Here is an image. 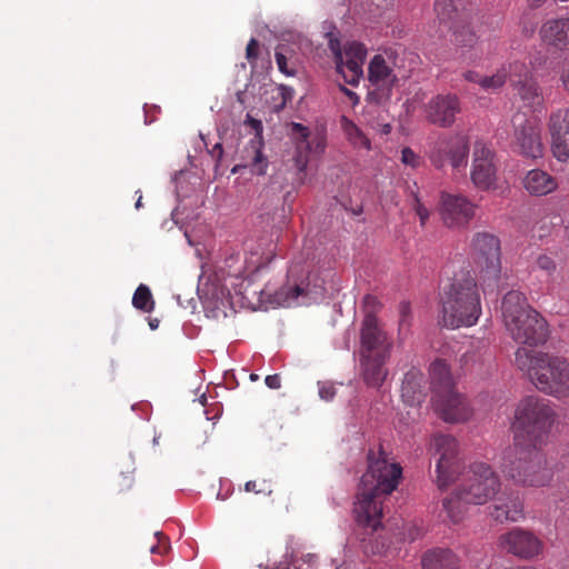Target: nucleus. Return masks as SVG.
Returning a JSON list of instances; mask_svg holds the SVG:
<instances>
[{
    "label": "nucleus",
    "instance_id": "nucleus-1",
    "mask_svg": "<svg viewBox=\"0 0 569 569\" xmlns=\"http://www.w3.org/2000/svg\"><path fill=\"white\" fill-rule=\"evenodd\" d=\"M476 278L469 272L455 274L445 291L439 323L449 329L475 326L481 316Z\"/></svg>",
    "mask_w": 569,
    "mask_h": 569
},
{
    "label": "nucleus",
    "instance_id": "nucleus-2",
    "mask_svg": "<svg viewBox=\"0 0 569 569\" xmlns=\"http://www.w3.org/2000/svg\"><path fill=\"white\" fill-rule=\"evenodd\" d=\"M516 365L542 392L559 398L569 395V362L563 357L522 347L516 351Z\"/></svg>",
    "mask_w": 569,
    "mask_h": 569
},
{
    "label": "nucleus",
    "instance_id": "nucleus-3",
    "mask_svg": "<svg viewBox=\"0 0 569 569\" xmlns=\"http://www.w3.org/2000/svg\"><path fill=\"white\" fill-rule=\"evenodd\" d=\"M501 311L505 327L515 341L536 346L547 340L546 320L529 306L522 292H507L502 299Z\"/></svg>",
    "mask_w": 569,
    "mask_h": 569
},
{
    "label": "nucleus",
    "instance_id": "nucleus-4",
    "mask_svg": "<svg viewBox=\"0 0 569 569\" xmlns=\"http://www.w3.org/2000/svg\"><path fill=\"white\" fill-rule=\"evenodd\" d=\"M429 371L435 411L446 422L468 421L472 417V409L466 398L456 391L448 365L443 360H436Z\"/></svg>",
    "mask_w": 569,
    "mask_h": 569
},
{
    "label": "nucleus",
    "instance_id": "nucleus-5",
    "mask_svg": "<svg viewBox=\"0 0 569 569\" xmlns=\"http://www.w3.org/2000/svg\"><path fill=\"white\" fill-rule=\"evenodd\" d=\"M499 465L502 473L516 485L543 487L552 479L546 458L536 447L525 449V446L515 445L503 452Z\"/></svg>",
    "mask_w": 569,
    "mask_h": 569
},
{
    "label": "nucleus",
    "instance_id": "nucleus-6",
    "mask_svg": "<svg viewBox=\"0 0 569 569\" xmlns=\"http://www.w3.org/2000/svg\"><path fill=\"white\" fill-rule=\"evenodd\" d=\"M553 423V411L543 399L528 397L516 408L511 425L517 446L536 447Z\"/></svg>",
    "mask_w": 569,
    "mask_h": 569
},
{
    "label": "nucleus",
    "instance_id": "nucleus-7",
    "mask_svg": "<svg viewBox=\"0 0 569 569\" xmlns=\"http://www.w3.org/2000/svg\"><path fill=\"white\" fill-rule=\"evenodd\" d=\"M469 257L473 272L485 284L498 282L501 276L500 239L490 232H476L469 243Z\"/></svg>",
    "mask_w": 569,
    "mask_h": 569
},
{
    "label": "nucleus",
    "instance_id": "nucleus-8",
    "mask_svg": "<svg viewBox=\"0 0 569 569\" xmlns=\"http://www.w3.org/2000/svg\"><path fill=\"white\" fill-rule=\"evenodd\" d=\"M328 46L333 54L337 72L347 83L358 84L363 77V63L368 54L366 46L358 41H348L341 49L338 37L332 32L328 33Z\"/></svg>",
    "mask_w": 569,
    "mask_h": 569
},
{
    "label": "nucleus",
    "instance_id": "nucleus-9",
    "mask_svg": "<svg viewBox=\"0 0 569 569\" xmlns=\"http://www.w3.org/2000/svg\"><path fill=\"white\" fill-rule=\"evenodd\" d=\"M501 488L499 477L485 462L470 466L465 482L459 486L463 499L470 505H485L490 501Z\"/></svg>",
    "mask_w": 569,
    "mask_h": 569
},
{
    "label": "nucleus",
    "instance_id": "nucleus-10",
    "mask_svg": "<svg viewBox=\"0 0 569 569\" xmlns=\"http://www.w3.org/2000/svg\"><path fill=\"white\" fill-rule=\"evenodd\" d=\"M512 148L515 152L526 159H541L545 154V143L540 120L517 114L512 118Z\"/></svg>",
    "mask_w": 569,
    "mask_h": 569
},
{
    "label": "nucleus",
    "instance_id": "nucleus-11",
    "mask_svg": "<svg viewBox=\"0 0 569 569\" xmlns=\"http://www.w3.org/2000/svg\"><path fill=\"white\" fill-rule=\"evenodd\" d=\"M431 446L439 456L436 463V483L439 489L448 488L461 473V463L458 458V442L452 436L437 435Z\"/></svg>",
    "mask_w": 569,
    "mask_h": 569
},
{
    "label": "nucleus",
    "instance_id": "nucleus-12",
    "mask_svg": "<svg viewBox=\"0 0 569 569\" xmlns=\"http://www.w3.org/2000/svg\"><path fill=\"white\" fill-rule=\"evenodd\" d=\"M469 140L462 134L439 138L429 152V160L436 169L450 164L452 169H465L468 163Z\"/></svg>",
    "mask_w": 569,
    "mask_h": 569
},
{
    "label": "nucleus",
    "instance_id": "nucleus-13",
    "mask_svg": "<svg viewBox=\"0 0 569 569\" xmlns=\"http://www.w3.org/2000/svg\"><path fill=\"white\" fill-rule=\"evenodd\" d=\"M401 475L402 469L398 463L389 462L386 458L370 459L359 486L379 496H387L397 488Z\"/></svg>",
    "mask_w": 569,
    "mask_h": 569
},
{
    "label": "nucleus",
    "instance_id": "nucleus-14",
    "mask_svg": "<svg viewBox=\"0 0 569 569\" xmlns=\"http://www.w3.org/2000/svg\"><path fill=\"white\" fill-rule=\"evenodd\" d=\"M368 80L370 82L368 100L377 104L388 101L398 80L392 59L382 54L373 56L368 67Z\"/></svg>",
    "mask_w": 569,
    "mask_h": 569
},
{
    "label": "nucleus",
    "instance_id": "nucleus-15",
    "mask_svg": "<svg viewBox=\"0 0 569 569\" xmlns=\"http://www.w3.org/2000/svg\"><path fill=\"white\" fill-rule=\"evenodd\" d=\"M477 206L462 194L440 193L439 214L450 229H461L476 216Z\"/></svg>",
    "mask_w": 569,
    "mask_h": 569
},
{
    "label": "nucleus",
    "instance_id": "nucleus-16",
    "mask_svg": "<svg viewBox=\"0 0 569 569\" xmlns=\"http://www.w3.org/2000/svg\"><path fill=\"white\" fill-rule=\"evenodd\" d=\"M498 547L501 551L525 560L533 559L543 551L541 539L533 532L522 528H513L500 535Z\"/></svg>",
    "mask_w": 569,
    "mask_h": 569
},
{
    "label": "nucleus",
    "instance_id": "nucleus-17",
    "mask_svg": "<svg viewBox=\"0 0 569 569\" xmlns=\"http://www.w3.org/2000/svg\"><path fill=\"white\" fill-rule=\"evenodd\" d=\"M510 70L517 80H512V88L523 106L532 111H540L545 107L542 89L527 66L520 61L510 63Z\"/></svg>",
    "mask_w": 569,
    "mask_h": 569
},
{
    "label": "nucleus",
    "instance_id": "nucleus-18",
    "mask_svg": "<svg viewBox=\"0 0 569 569\" xmlns=\"http://www.w3.org/2000/svg\"><path fill=\"white\" fill-rule=\"evenodd\" d=\"M470 179L479 190L496 188L497 168L493 162V152L482 141H477L473 146Z\"/></svg>",
    "mask_w": 569,
    "mask_h": 569
},
{
    "label": "nucleus",
    "instance_id": "nucleus-19",
    "mask_svg": "<svg viewBox=\"0 0 569 569\" xmlns=\"http://www.w3.org/2000/svg\"><path fill=\"white\" fill-rule=\"evenodd\" d=\"M361 346L362 356L370 355L372 357L378 355L379 363H385L390 356L392 341L382 330L378 319L372 315H367L362 321Z\"/></svg>",
    "mask_w": 569,
    "mask_h": 569
},
{
    "label": "nucleus",
    "instance_id": "nucleus-20",
    "mask_svg": "<svg viewBox=\"0 0 569 569\" xmlns=\"http://www.w3.org/2000/svg\"><path fill=\"white\" fill-rule=\"evenodd\" d=\"M547 129L553 157L566 162L569 159V108L552 110L547 120Z\"/></svg>",
    "mask_w": 569,
    "mask_h": 569
},
{
    "label": "nucleus",
    "instance_id": "nucleus-21",
    "mask_svg": "<svg viewBox=\"0 0 569 569\" xmlns=\"http://www.w3.org/2000/svg\"><path fill=\"white\" fill-rule=\"evenodd\" d=\"M423 111L428 122L440 128H450L461 112V104L453 93L437 94L426 103Z\"/></svg>",
    "mask_w": 569,
    "mask_h": 569
},
{
    "label": "nucleus",
    "instance_id": "nucleus-22",
    "mask_svg": "<svg viewBox=\"0 0 569 569\" xmlns=\"http://www.w3.org/2000/svg\"><path fill=\"white\" fill-rule=\"evenodd\" d=\"M379 497V495L359 486L353 505L357 523L371 531H376L381 526L382 507L378 500Z\"/></svg>",
    "mask_w": 569,
    "mask_h": 569
},
{
    "label": "nucleus",
    "instance_id": "nucleus-23",
    "mask_svg": "<svg viewBox=\"0 0 569 569\" xmlns=\"http://www.w3.org/2000/svg\"><path fill=\"white\" fill-rule=\"evenodd\" d=\"M541 43L553 51H569V17L546 20L539 29Z\"/></svg>",
    "mask_w": 569,
    "mask_h": 569
},
{
    "label": "nucleus",
    "instance_id": "nucleus-24",
    "mask_svg": "<svg viewBox=\"0 0 569 569\" xmlns=\"http://www.w3.org/2000/svg\"><path fill=\"white\" fill-rule=\"evenodd\" d=\"M313 293L315 291L310 288V284L303 281L300 283H287L274 292L272 302L278 307L284 308L309 305Z\"/></svg>",
    "mask_w": 569,
    "mask_h": 569
},
{
    "label": "nucleus",
    "instance_id": "nucleus-25",
    "mask_svg": "<svg viewBox=\"0 0 569 569\" xmlns=\"http://www.w3.org/2000/svg\"><path fill=\"white\" fill-rule=\"evenodd\" d=\"M523 188L531 196H546L558 188L557 180L547 171L541 169L529 170L522 179Z\"/></svg>",
    "mask_w": 569,
    "mask_h": 569
},
{
    "label": "nucleus",
    "instance_id": "nucleus-26",
    "mask_svg": "<svg viewBox=\"0 0 569 569\" xmlns=\"http://www.w3.org/2000/svg\"><path fill=\"white\" fill-rule=\"evenodd\" d=\"M401 397L409 406L419 405L426 397V386L423 375L418 369H410L403 378L401 386Z\"/></svg>",
    "mask_w": 569,
    "mask_h": 569
},
{
    "label": "nucleus",
    "instance_id": "nucleus-27",
    "mask_svg": "<svg viewBox=\"0 0 569 569\" xmlns=\"http://www.w3.org/2000/svg\"><path fill=\"white\" fill-rule=\"evenodd\" d=\"M491 517L500 522H517L525 517L523 503L518 497H510L498 500L490 511Z\"/></svg>",
    "mask_w": 569,
    "mask_h": 569
},
{
    "label": "nucleus",
    "instance_id": "nucleus-28",
    "mask_svg": "<svg viewBox=\"0 0 569 569\" xmlns=\"http://www.w3.org/2000/svg\"><path fill=\"white\" fill-rule=\"evenodd\" d=\"M421 565L422 569H458V559L449 550L435 549L423 555Z\"/></svg>",
    "mask_w": 569,
    "mask_h": 569
},
{
    "label": "nucleus",
    "instance_id": "nucleus-29",
    "mask_svg": "<svg viewBox=\"0 0 569 569\" xmlns=\"http://www.w3.org/2000/svg\"><path fill=\"white\" fill-rule=\"evenodd\" d=\"M468 505L470 502L465 501L463 493L459 488L442 500V509L452 523H458L465 518Z\"/></svg>",
    "mask_w": 569,
    "mask_h": 569
},
{
    "label": "nucleus",
    "instance_id": "nucleus-30",
    "mask_svg": "<svg viewBox=\"0 0 569 569\" xmlns=\"http://www.w3.org/2000/svg\"><path fill=\"white\" fill-rule=\"evenodd\" d=\"M291 128L293 133L299 136L296 142L297 154L295 157V163L299 171H305L308 166V152L311 151V146L308 141L310 132L306 126L298 122H293Z\"/></svg>",
    "mask_w": 569,
    "mask_h": 569
},
{
    "label": "nucleus",
    "instance_id": "nucleus-31",
    "mask_svg": "<svg viewBox=\"0 0 569 569\" xmlns=\"http://www.w3.org/2000/svg\"><path fill=\"white\" fill-rule=\"evenodd\" d=\"M341 128L348 142L353 148L363 149L366 151H370L372 149L370 139L353 121L342 117Z\"/></svg>",
    "mask_w": 569,
    "mask_h": 569
},
{
    "label": "nucleus",
    "instance_id": "nucleus-32",
    "mask_svg": "<svg viewBox=\"0 0 569 569\" xmlns=\"http://www.w3.org/2000/svg\"><path fill=\"white\" fill-rule=\"evenodd\" d=\"M361 366L363 367V375L366 381L375 387H378L382 383L386 378V371L382 370V365L379 363L378 355L361 356Z\"/></svg>",
    "mask_w": 569,
    "mask_h": 569
},
{
    "label": "nucleus",
    "instance_id": "nucleus-33",
    "mask_svg": "<svg viewBox=\"0 0 569 569\" xmlns=\"http://www.w3.org/2000/svg\"><path fill=\"white\" fill-rule=\"evenodd\" d=\"M262 141L251 140L246 148L248 157L250 158L249 167L253 174L263 176L267 172L268 159L262 152Z\"/></svg>",
    "mask_w": 569,
    "mask_h": 569
},
{
    "label": "nucleus",
    "instance_id": "nucleus-34",
    "mask_svg": "<svg viewBox=\"0 0 569 569\" xmlns=\"http://www.w3.org/2000/svg\"><path fill=\"white\" fill-rule=\"evenodd\" d=\"M513 76V71L509 66H503L498 69L492 76L482 77L479 79V86L483 90H497L501 88L509 77Z\"/></svg>",
    "mask_w": 569,
    "mask_h": 569
},
{
    "label": "nucleus",
    "instance_id": "nucleus-35",
    "mask_svg": "<svg viewBox=\"0 0 569 569\" xmlns=\"http://www.w3.org/2000/svg\"><path fill=\"white\" fill-rule=\"evenodd\" d=\"M477 36L469 26L457 27L452 31L451 41L460 49L472 48L477 43Z\"/></svg>",
    "mask_w": 569,
    "mask_h": 569
},
{
    "label": "nucleus",
    "instance_id": "nucleus-36",
    "mask_svg": "<svg viewBox=\"0 0 569 569\" xmlns=\"http://www.w3.org/2000/svg\"><path fill=\"white\" fill-rule=\"evenodd\" d=\"M132 305L134 308L144 312H150L153 310L154 301L152 299L150 289L146 284H140L136 289L132 297Z\"/></svg>",
    "mask_w": 569,
    "mask_h": 569
},
{
    "label": "nucleus",
    "instance_id": "nucleus-37",
    "mask_svg": "<svg viewBox=\"0 0 569 569\" xmlns=\"http://www.w3.org/2000/svg\"><path fill=\"white\" fill-rule=\"evenodd\" d=\"M289 50L286 46L280 44L278 46L276 50V62L278 66V69L280 72L288 77H293L297 73V70L293 67H289L288 59H289Z\"/></svg>",
    "mask_w": 569,
    "mask_h": 569
},
{
    "label": "nucleus",
    "instance_id": "nucleus-38",
    "mask_svg": "<svg viewBox=\"0 0 569 569\" xmlns=\"http://www.w3.org/2000/svg\"><path fill=\"white\" fill-rule=\"evenodd\" d=\"M435 10L440 21L447 22L455 12L452 0H436Z\"/></svg>",
    "mask_w": 569,
    "mask_h": 569
},
{
    "label": "nucleus",
    "instance_id": "nucleus-39",
    "mask_svg": "<svg viewBox=\"0 0 569 569\" xmlns=\"http://www.w3.org/2000/svg\"><path fill=\"white\" fill-rule=\"evenodd\" d=\"M411 206H412L415 212L417 213V216L419 217L420 224L423 227L429 219L430 212L422 204L418 191H413V190L411 191Z\"/></svg>",
    "mask_w": 569,
    "mask_h": 569
},
{
    "label": "nucleus",
    "instance_id": "nucleus-40",
    "mask_svg": "<svg viewBox=\"0 0 569 569\" xmlns=\"http://www.w3.org/2000/svg\"><path fill=\"white\" fill-rule=\"evenodd\" d=\"M537 268L551 277L557 271V264L555 260L548 254H540L536 261Z\"/></svg>",
    "mask_w": 569,
    "mask_h": 569
},
{
    "label": "nucleus",
    "instance_id": "nucleus-41",
    "mask_svg": "<svg viewBox=\"0 0 569 569\" xmlns=\"http://www.w3.org/2000/svg\"><path fill=\"white\" fill-rule=\"evenodd\" d=\"M401 162L416 169L420 166L421 159L411 148L407 147L401 150Z\"/></svg>",
    "mask_w": 569,
    "mask_h": 569
},
{
    "label": "nucleus",
    "instance_id": "nucleus-42",
    "mask_svg": "<svg viewBox=\"0 0 569 569\" xmlns=\"http://www.w3.org/2000/svg\"><path fill=\"white\" fill-rule=\"evenodd\" d=\"M258 49V41L254 38H251L246 48V58L252 67H254L257 63Z\"/></svg>",
    "mask_w": 569,
    "mask_h": 569
},
{
    "label": "nucleus",
    "instance_id": "nucleus-43",
    "mask_svg": "<svg viewBox=\"0 0 569 569\" xmlns=\"http://www.w3.org/2000/svg\"><path fill=\"white\" fill-rule=\"evenodd\" d=\"M319 396L326 401H330L336 396V388L332 383L319 382Z\"/></svg>",
    "mask_w": 569,
    "mask_h": 569
},
{
    "label": "nucleus",
    "instance_id": "nucleus-44",
    "mask_svg": "<svg viewBox=\"0 0 569 569\" xmlns=\"http://www.w3.org/2000/svg\"><path fill=\"white\" fill-rule=\"evenodd\" d=\"M560 82L563 89L569 93V60L563 63L560 71Z\"/></svg>",
    "mask_w": 569,
    "mask_h": 569
},
{
    "label": "nucleus",
    "instance_id": "nucleus-45",
    "mask_svg": "<svg viewBox=\"0 0 569 569\" xmlns=\"http://www.w3.org/2000/svg\"><path fill=\"white\" fill-rule=\"evenodd\" d=\"M264 382L270 389H279L281 386V380L278 375L267 376Z\"/></svg>",
    "mask_w": 569,
    "mask_h": 569
},
{
    "label": "nucleus",
    "instance_id": "nucleus-46",
    "mask_svg": "<svg viewBox=\"0 0 569 569\" xmlns=\"http://www.w3.org/2000/svg\"><path fill=\"white\" fill-rule=\"evenodd\" d=\"M341 90L350 99V101L352 102L353 106H357L359 103L360 98H359V96L356 92H353V91H351V90H349V89H347L345 87H341Z\"/></svg>",
    "mask_w": 569,
    "mask_h": 569
},
{
    "label": "nucleus",
    "instance_id": "nucleus-47",
    "mask_svg": "<svg viewBox=\"0 0 569 569\" xmlns=\"http://www.w3.org/2000/svg\"><path fill=\"white\" fill-rule=\"evenodd\" d=\"M482 77H480L477 72L475 71H467L465 73V79L467 81H470V82H476L479 84V79H481Z\"/></svg>",
    "mask_w": 569,
    "mask_h": 569
},
{
    "label": "nucleus",
    "instance_id": "nucleus-48",
    "mask_svg": "<svg viewBox=\"0 0 569 569\" xmlns=\"http://www.w3.org/2000/svg\"><path fill=\"white\" fill-rule=\"evenodd\" d=\"M244 490L246 491H254L257 493L261 492L262 490L261 489H258L257 488V482L253 481V480H250V481H247L246 485H244Z\"/></svg>",
    "mask_w": 569,
    "mask_h": 569
},
{
    "label": "nucleus",
    "instance_id": "nucleus-49",
    "mask_svg": "<svg viewBox=\"0 0 569 569\" xmlns=\"http://www.w3.org/2000/svg\"><path fill=\"white\" fill-rule=\"evenodd\" d=\"M248 122H250V124L256 129V130H259L262 128L261 126V121L259 120H256V119H248Z\"/></svg>",
    "mask_w": 569,
    "mask_h": 569
},
{
    "label": "nucleus",
    "instance_id": "nucleus-50",
    "mask_svg": "<svg viewBox=\"0 0 569 569\" xmlns=\"http://www.w3.org/2000/svg\"><path fill=\"white\" fill-rule=\"evenodd\" d=\"M391 131V126L389 123H386L381 127L380 132L382 134H388Z\"/></svg>",
    "mask_w": 569,
    "mask_h": 569
},
{
    "label": "nucleus",
    "instance_id": "nucleus-51",
    "mask_svg": "<svg viewBox=\"0 0 569 569\" xmlns=\"http://www.w3.org/2000/svg\"><path fill=\"white\" fill-rule=\"evenodd\" d=\"M150 552H151V553L160 552V547H159V546H152V547L150 548Z\"/></svg>",
    "mask_w": 569,
    "mask_h": 569
},
{
    "label": "nucleus",
    "instance_id": "nucleus-52",
    "mask_svg": "<svg viewBox=\"0 0 569 569\" xmlns=\"http://www.w3.org/2000/svg\"><path fill=\"white\" fill-rule=\"evenodd\" d=\"M141 200H142V197L139 196L137 202H136V208L139 209L141 207Z\"/></svg>",
    "mask_w": 569,
    "mask_h": 569
},
{
    "label": "nucleus",
    "instance_id": "nucleus-53",
    "mask_svg": "<svg viewBox=\"0 0 569 569\" xmlns=\"http://www.w3.org/2000/svg\"><path fill=\"white\" fill-rule=\"evenodd\" d=\"M240 168H241V166H239V164H238V166H234V167L232 168V170H231V171H232V173H237V172L240 170Z\"/></svg>",
    "mask_w": 569,
    "mask_h": 569
},
{
    "label": "nucleus",
    "instance_id": "nucleus-54",
    "mask_svg": "<svg viewBox=\"0 0 569 569\" xmlns=\"http://www.w3.org/2000/svg\"><path fill=\"white\" fill-rule=\"evenodd\" d=\"M318 148H319V150L322 152V151H323V149H325V146L319 143V144H318Z\"/></svg>",
    "mask_w": 569,
    "mask_h": 569
},
{
    "label": "nucleus",
    "instance_id": "nucleus-55",
    "mask_svg": "<svg viewBox=\"0 0 569 569\" xmlns=\"http://www.w3.org/2000/svg\"><path fill=\"white\" fill-rule=\"evenodd\" d=\"M150 327H151V329H156L157 328L156 322H150Z\"/></svg>",
    "mask_w": 569,
    "mask_h": 569
},
{
    "label": "nucleus",
    "instance_id": "nucleus-56",
    "mask_svg": "<svg viewBox=\"0 0 569 569\" xmlns=\"http://www.w3.org/2000/svg\"><path fill=\"white\" fill-rule=\"evenodd\" d=\"M156 537L160 539V537H162V533L160 531H157L156 533Z\"/></svg>",
    "mask_w": 569,
    "mask_h": 569
},
{
    "label": "nucleus",
    "instance_id": "nucleus-57",
    "mask_svg": "<svg viewBox=\"0 0 569 569\" xmlns=\"http://www.w3.org/2000/svg\"><path fill=\"white\" fill-rule=\"evenodd\" d=\"M408 309V305L402 306V311L405 312Z\"/></svg>",
    "mask_w": 569,
    "mask_h": 569
},
{
    "label": "nucleus",
    "instance_id": "nucleus-58",
    "mask_svg": "<svg viewBox=\"0 0 569 569\" xmlns=\"http://www.w3.org/2000/svg\"><path fill=\"white\" fill-rule=\"evenodd\" d=\"M307 558H308V560H307V561H311L312 556H311V555H308V556H307Z\"/></svg>",
    "mask_w": 569,
    "mask_h": 569
},
{
    "label": "nucleus",
    "instance_id": "nucleus-59",
    "mask_svg": "<svg viewBox=\"0 0 569 569\" xmlns=\"http://www.w3.org/2000/svg\"><path fill=\"white\" fill-rule=\"evenodd\" d=\"M567 458H568V460H569V447H568V451H567Z\"/></svg>",
    "mask_w": 569,
    "mask_h": 569
}]
</instances>
